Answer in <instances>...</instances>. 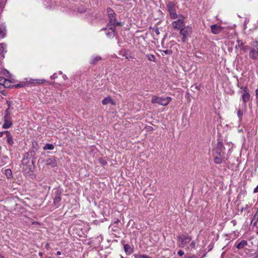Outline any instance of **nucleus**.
<instances>
[{
  "label": "nucleus",
  "mask_w": 258,
  "mask_h": 258,
  "mask_svg": "<svg viewBox=\"0 0 258 258\" xmlns=\"http://www.w3.org/2000/svg\"><path fill=\"white\" fill-rule=\"evenodd\" d=\"M62 77L63 80H66L68 79V77L66 75H63Z\"/></svg>",
  "instance_id": "obj_47"
},
{
  "label": "nucleus",
  "mask_w": 258,
  "mask_h": 258,
  "mask_svg": "<svg viewBox=\"0 0 258 258\" xmlns=\"http://www.w3.org/2000/svg\"><path fill=\"white\" fill-rule=\"evenodd\" d=\"M124 250L125 253L127 254H130L134 252L133 248L128 244L124 245Z\"/></svg>",
  "instance_id": "obj_16"
},
{
  "label": "nucleus",
  "mask_w": 258,
  "mask_h": 258,
  "mask_svg": "<svg viewBox=\"0 0 258 258\" xmlns=\"http://www.w3.org/2000/svg\"><path fill=\"white\" fill-rule=\"evenodd\" d=\"M255 98H256V104L258 107V89L255 90Z\"/></svg>",
  "instance_id": "obj_36"
},
{
  "label": "nucleus",
  "mask_w": 258,
  "mask_h": 258,
  "mask_svg": "<svg viewBox=\"0 0 258 258\" xmlns=\"http://www.w3.org/2000/svg\"><path fill=\"white\" fill-rule=\"evenodd\" d=\"M5 134L6 135L7 142L10 145H12L14 144L13 136L9 131H5Z\"/></svg>",
  "instance_id": "obj_13"
},
{
  "label": "nucleus",
  "mask_w": 258,
  "mask_h": 258,
  "mask_svg": "<svg viewBox=\"0 0 258 258\" xmlns=\"http://www.w3.org/2000/svg\"><path fill=\"white\" fill-rule=\"evenodd\" d=\"M7 82V79L4 77H0V85L4 86L5 84Z\"/></svg>",
  "instance_id": "obj_29"
},
{
  "label": "nucleus",
  "mask_w": 258,
  "mask_h": 258,
  "mask_svg": "<svg viewBox=\"0 0 258 258\" xmlns=\"http://www.w3.org/2000/svg\"><path fill=\"white\" fill-rule=\"evenodd\" d=\"M13 87H14L15 88H20L23 87V85L22 84H18L13 86Z\"/></svg>",
  "instance_id": "obj_39"
},
{
  "label": "nucleus",
  "mask_w": 258,
  "mask_h": 258,
  "mask_svg": "<svg viewBox=\"0 0 258 258\" xmlns=\"http://www.w3.org/2000/svg\"><path fill=\"white\" fill-rule=\"evenodd\" d=\"M257 28V26H256L254 28V30H256Z\"/></svg>",
  "instance_id": "obj_51"
},
{
  "label": "nucleus",
  "mask_w": 258,
  "mask_h": 258,
  "mask_svg": "<svg viewBox=\"0 0 258 258\" xmlns=\"http://www.w3.org/2000/svg\"><path fill=\"white\" fill-rule=\"evenodd\" d=\"M211 32L214 34L220 33L222 30V27L217 25L214 24L211 26Z\"/></svg>",
  "instance_id": "obj_9"
},
{
  "label": "nucleus",
  "mask_w": 258,
  "mask_h": 258,
  "mask_svg": "<svg viewBox=\"0 0 258 258\" xmlns=\"http://www.w3.org/2000/svg\"><path fill=\"white\" fill-rule=\"evenodd\" d=\"M166 5L170 18L173 20L177 19L178 15L176 13V6L174 2H168Z\"/></svg>",
  "instance_id": "obj_2"
},
{
  "label": "nucleus",
  "mask_w": 258,
  "mask_h": 258,
  "mask_svg": "<svg viewBox=\"0 0 258 258\" xmlns=\"http://www.w3.org/2000/svg\"><path fill=\"white\" fill-rule=\"evenodd\" d=\"M163 52H164L166 54L170 55V54H172V51L171 50L166 49V50H163Z\"/></svg>",
  "instance_id": "obj_35"
},
{
  "label": "nucleus",
  "mask_w": 258,
  "mask_h": 258,
  "mask_svg": "<svg viewBox=\"0 0 258 258\" xmlns=\"http://www.w3.org/2000/svg\"><path fill=\"white\" fill-rule=\"evenodd\" d=\"M10 115H11V113H10V108H8L5 110V116H4V118H11Z\"/></svg>",
  "instance_id": "obj_26"
},
{
  "label": "nucleus",
  "mask_w": 258,
  "mask_h": 258,
  "mask_svg": "<svg viewBox=\"0 0 258 258\" xmlns=\"http://www.w3.org/2000/svg\"><path fill=\"white\" fill-rule=\"evenodd\" d=\"M61 198L60 197V193L57 192L56 194V196H55L54 199V204L55 205H56L57 204L59 203V202L61 201Z\"/></svg>",
  "instance_id": "obj_22"
},
{
  "label": "nucleus",
  "mask_w": 258,
  "mask_h": 258,
  "mask_svg": "<svg viewBox=\"0 0 258 258\" xmlns=\"http://www.w3.org/2000/svg\"><path fill=\"white\" fill-rule=\"evenodd\" d=\"M154 32L157 35H159L160 34V31L158 28H156L154 29Z\"/></svg>",
  "instance_id": "obj_40"
},
{
  "label": "nucleus",
  "mask_w": 258,
  "mask_h": 258,
  "mask_svg": "<svg viewBox=\"0 0 258 258\" xmlns=\"http://www.w3.org/2000/svg\"><path fill=\"white\" fill-rule=\"evenodd\" d=\"M224 153L222 151L221 149H217L215 150L214 155H217L218 157H224Z\"/></svg>",
  "instance_id": "obj_23"
},
{
  "label": "nucleus",
  "mask_w": 258,
  "mask_h": 258,
  "mask_svg": "<svg viewBox=\"0 0 258 258\" xmlns=\"http://www.w3.org/2000/svg\"><path fill=\"white\" fill-rule=\"evenodd\" d=\"M179 34L182 36V41L185 42L187 37H190L192 32V27L190 26H186L181 28Z\"/></svg>",
  "instance_id": "obj_3"
},
{
  "label": "nucleus",
  "mask_w": 258,
  "mask_h": 258,
  "mask_svg": "<svg viewBox=\"0 0 258 258\" xmlns=\"http://www.w3.org/2000/svg\"><path fill=\"white\" fill-rule=\"evenodd\" d=\"M99 163L100 164H101L102 165H105L107 163L106 160L103 158H99Z\"/></svg>",
  "instance_id": "obj_30"
},
{
  "label": "nucleus",
  "mask_w": 258,
  "mask_h": 258,
  "mask_svg": "<svg viewBox=\"0 0 258 258\" xmlns=\"http://www.w3.org/2000/svg\"><path fill=\"white\" fill-rule=\"evenodd\" d=\"M102 103L103 105H107L108 104H111L113 105H115V102L112 99L110 96H108L103 99L102 101Z\"/></svg>",
  "instance_id": "obj_14"
},
{
  "label": "nucleus",
  "mask_w": 258,
  "mask_h": 258,
  "mask_svg": "<svg viewBox=\"0 0 258 258\" xmlns=\"http://www.w3.org/2000/svg\"><path fill=\"white\" fill-rule=\"evenodd\" d=\"M57 78V74L56 73H54L51 77H50V79H55V78Z\"/></svg>",
  "instance_id": "obj_42"
},
{
  "label": "nucleus",
  "mask_w": 258,
  "mask_h": 258,
  "mask_svg": "<svg viewBox=\"0 0 258 258\" xmlns=\"http://www.w3.org/2000/svg\"><path fill=\"white\" fill-rule=\"evenodd\" d=\"M253 258H258V254L255 256Z\"/></svg>",
  "instance_id": "obj_52"
},
{
  "label": "nucleus",
  "mask_w": 258,
  "mask_h": 258,
  "mask_svg": "<svg viewBox=\"0 0 258 258\" xmlns=\"http://www.w3.org/2000/svg\"><path fill=\"white\" fill-rule=\"evenodd\" d=\"M116 25L119 26V25H120V23L119 22H116L115 21V24L114 26L110 25V26L109 27H108V26H107L106 29H108L109 30H110V32L106 33V35H107V36L110 35L111 36V34H113V33L115 29Z\"/></svg>",
  "instance_id": "obj_12"
},
{
  "label": "nucleus",
  "mask_w": 258,
  "mask_h": 258,
  "mask_svg": "<svg viewBox=\"0 0 258 258\" xmlns=\"http://www.w3.org/2000/svg\"><path fill=\"white\" fill-rule=\"evenodd\" d=\"M56 254L57 255H60L61 254V252L59 251H58L56 253Z\"/></svg>",
  "instance_id": "obj_49"
},
{
  "label": "nucleus",
  "mask_w": 258,
  "mask_h": 258,
  "mask_svg": "<svg viewBox=\"0 0 258 258\" xmlns=\"http://www.w3.org/2000/svg\"><path fill=\"white\" fill-rule=\"evenodd\" d=\"M178 245L180 247H184L191 240V237L187 233L177 236Z\"/></svg>",
  "instance_id": "obj_4"
},
{
  "label": "nucleus",
  "mask_w": 258,
  "mask_h": 258,
  "mask_svg": "<svg viewBox=\"0 0 258 258\" xmlns=\"http://www.w3.org/2000/svg\"><path fill=\"white\" fill-rule=\"evenodd\" d=\"M46 82L44 79H30L29 82L33 84H42Z\"/></svg>",
  "instance_id": "obj_20"
},
{
  "label": "nucleus",
  "mask_w": 258,
  "mask_h": 258,
  "mask_svg": "<svg viewBox=\"0 0 258 258\" xmlns=\"http://www.w3.org/2000/svg\"><path fill=\"white\" fill-rule=\"evenodd\" d=\"M185 18V17L183 15L179 14L178 16V19L173 21L171 23L173 28L179 30L181 28H183V26H184Z\"/></svg>",
  "instance_id": "obj_5"
},
{
  "label": "nucleus",
  "mask_w": 258,
  "mask_h": 258,
  "mask_svg": "<svg viewBox=\"0 0 258 258\" xmlns=\"http://www.w3.org/2000/svg\"><path fill=\"white\" fill-rule=\"evenodd\" d=\"M240 89L242 90L241 99L243 102V105L245 107H246V103L249 101L250 98L249 90L246 86H242L240 87Z\"/></svg>",
  "instance_id": "obj_6"
},
{
  "label": "nucleus",
  "mask_w": 258,
  "mask_h": 258,
  "mask_svg": "<svg viewBox=\"0 0 258 258\" xmlns=\"http://www.w3.org/2000/svg\"><path fill=\"white\" fill-rule=\"evenodd\" d=\"M5 131L0 132V137H3V136L5 134Z\"/></svg>",
  "instance_id": "obj_46"
},
{
  "label": "nucleus",
  "mask_w": 258,
  "mask_h": 258,
  "mask_svg": "<svg viewBox=\"0 0 258 258\" xmlns=\"http://www.w3.org/2000/svg\"><path fill=\"white\" fill-rule=\"evenodd\" d=\"M6 35V26L4 24L0 25V38H4Z\"/></svg>",
  "instance_id": "obj_15"
},
{
  "label": "nucleus",
  "mask_w": 258,
  "mask_h": 258,
  "mask_svg": "<svg viewBox=\"0 0 258 258\" xmlns=\"http://www.w3.org/2000/svg\"><path fill=\"white\" fill-rule=\"evenodd\" d=\"M5 174L8 178H11L12 177V172L11 170L10 169L5 170Z\"/></svg>",
  "instance_id": "obj_24"
},
{
  "label": "nucleus",
  "mask_w": 258,
  "mask_h": 258,
  "mask_svg": "<svg viewBox=\"0 0 258 258\" xmlns=\"http://www.w3.org/2000/svg\"><path fill=\"white\" fill-rule=\"evenodd\" d=\"M4 123L3 124V128L4 129H8L10 128L12 125V122L11 121V118H4Z\"/></svg>",
  "instance_id": "obj_11"
},
{
  "label": "nucleus",
  "mask_w": 258,
  "mask_h": 258,
  "mask_svg": "<svg viewBox=\"0 0 258 258\" xmlns=\"http://www.w3.org/2000/svg\"><path fill=\"white\" fill-rule=\"evenodd\" d=\"M257 192H258V185L253 190V193H257Z\"/></svg>",
  "instance_id": "obj_44"
},
{
  "label": "nucleus",
  "mask_w": 258,
  "mask_h": 258,
  "mask_svg": "<svg viewBox=\"0 0 258 258\" xmlns=\"http://www.w3.org/2000/svg\"><path fill=\"white\" fill-rule=\"evenodd\" d=\"M196 246V243L194 241H192L189 245L188 248H194Z\"/></svg>",
  "instance_id": "obj_37"
},
{
  "label": "nucleus",
  "mask_w": 258,
  "mask_h": 258,
  "mask_svg": "<svg viewBox=\"0 0 258 258\" xmlns=\"http://www.w3.org/2000/svg\"><path fill=\"white\" fill-rule=\"evenodd\" d=\"M214 162L219 164L224 162L225 160V157H218L217 155H214Z\"/></svg>",
  "instance_id": "obj_17"
},
{
  "label": "nucleus",
  "mask_w": 258,
  "mask_h": 258,
  "mask_svg": "<svg viewBox=\"0 0 258 258\" xmlns=\"http://www.w3.org/2000/svg\"><path fill=\"white\" fill-rule=\"evenodd\" d=\"M54 146L51 144H47L45 145V146L43 147L44 150H53L54 149Z\"/></svg>",
  "instance_id": "obj_25"
},
{
  "label": "nucleus",
  "mask_w": 258,
  "mask_h": 258,
  "mask_svg": "<svg viewBox=\"0 0 258 258\" xmlns=\"http://www.w3.org/2000/svg\"><path fill=\"white\" fill-rule=\"evenodd\" d=\"M58 74H59V75H62V72H61V71H59V72H58Z\"/></svg>",
  "instance_id": "obj_50"
},
{
  "label": "nucleus",
  "mask_w": 258,
  "mask_h": 258,
  "mask_svg": "<svg viewBox=\"0 0 258 258\" xmlns=\"http://www.w3.org/2000/svg\"><path fill=\"white\" fill-rule=\"evenodd\" d=\"M5 72H6V74L5 73V75L6 76H7V75H9V74H10L9 72H8V71L6 70V71H5Z\"/></svg>",
  "instance_id": "obj_48"
},
{
  "label": "nucleus",
  "mask_w": 258,
  "mask_h": 258,
  "mask_svg": "<svg viewBox=\"0 0 258 258\" xmlns=\"http://www.w3.org/2000/svg\"><path fill=\"white\" fill-rule=\"evenodd\" d=\"M107 13L108 14V17L109 18V22L107 25L108 27L110 26V25L114 26L115 24V14L113 11V10L110 8H108L107 9Z\"/></svg>",
  "instance_id": "obj_7"
},
{
  "label": "nucleus",
  "mask_w": 258,
  "mask_h": 258,
  "mask_svg": "<svg viewBox=\"0 0 258 258\" xmlns=\"http://www.w3.org/2000/svg\"><path fill=\"white\" fill-rule=\"evenodd\" d=\"M178 254L180 256H182L183 254H184V251L181 250H179L178 252H177Z\"/></svg>",
  "instance_id": "obj_41"
},
{
  "label": "nucleus",
  "mask_w": 258,
  "mask_h": 258,
  "mask_svg": "<svg viewBox=\"0 0 258 258\" xmlns=\"http://www.w3.org/2000/svg\"><path fill=\"white\" fill-rule=\"evenodd\" d=\"M237 116L239 118V121L242 120V116H243V111H241L240 109L237 110Z\"/></svg>",
  "instance_id": "obj_28"
},
{
  "label": "nucleus",
  "mask_w": 258,
  "mask_h": 258,
  "mask_svg": "<svg viewBox=\"0 0 258 258\" xmlns=\"http://www.w3.org/2000/svg\"><path fill=\"white\" fill-rule=\"evenodd\" d=\"M6 47H7V45L5 43H2L1 44V45H0V53L3 57L4 56L5 53H6L7 52Z\"/></svg>",
  "instance_id": "obj_19"
},
{
  "label": "nucleus",
  "mask_w": 258,
  "mask_h": 258,
  "mask_svg": "<svg viewBox=\"0 0 258 258\" xmlns=\"http://www.w3.org/2000/svg\"><path fill=\"white\" fill-rule=\"evenodd\" d=\"M123 55L124 56L125 58L128 60L130 58L132 57L130 55H129L128 51H125Z\"/></svg>",
  "instance_id": "obj_34"
},
{
  "label": "nucleus",
  "mask_w": 258,
  "mask_h": 258,
  "mask_svg": "<svg viewBox=\"0 0 258 258\" xmlns=\"http://www.w3.org/2000/svg\"><path fill=\"white\" fill-rule=\"evenodd\" d=\"M146 57L148 58V60L155 61V57L153 54H147L146 55Z\"/></svg>",
  "instance_id": "obj_27"
},
{
  "label": "nucleus",
  "mask_w": 258,
  "mask_h": 258,
  "mask_svg": "<svg viewBox=\"0 0 258 258\" xmlns=\"http://www.w3.org/2000/svg\"><path fill=\"white\" fill-rule=\"evenodd\" d=\"M46 163L48 165H50L52 167H55L57 165L56 158L52 157L48 158L46 160Z\"/></svg>",
  "instance_id": "obj_10"
},
{
  "label": "nucleus",
  "mask_w": 258,
  "mask_h": 258,
  "mask_svg": "<svg viewBox=\"0 0 258 258\" xmlns=\"http://www.w3.org/2000/svg\"><path fill=\"white\" fill-rule=\"evenodd\" d=\"M252 45L253 46V48H254L255 49H257L258 48V41H253L252 43Z\"/></svg>",
  "instance_id": "obj_33"
},
{
  "label": "nucleus",
  "mask_w": 258,
  "mask_h": 258,
  "mask_svg": "<svg viewBox=\"0 0 258 258\" xmlns=\"http://www.w3.org/2000/svg\"><path fill=\"white\" fill-rule=\"evenodd\" d=\"M11 82L10 80L7 79V82H6V84L4 85V87L5 88H10L11 87Z\"/></svg>",
  "instance_id": "obj_31"
},
{
  "label": "nucleus",
  "mask_w": 258,
  "mask_h": 258,
  "mask_svg": "<svg viewBox=\"0 0 258 258\" xmlns=\"http://www.w3.org/2000/svg\"><path fill=\"white\" fill-rule=\"evenodd\" d=\"M7 104H8V106H9V107H8V108H10V106H11V104H12V102H11V101H8H8H7Z\"/></svg>",
  "instance_id": "obj_43"
},
{
  "label": "nucleus",
  "mask_w": 258,
  "mask_h": 258,
  "mask_svg": "<svg viewBox=\"0 0 258 258\" xmlns=\"http://www.w3.org/2000/svg\"><path fill=\"white\" fill-rule=\"evenodd\" d=\"M247 244V241L245 240H242L236 244V247L239 249H240L244 248Z\"/></svg>",
  "instance_id": "obj_18"
},
{
  "label": "nucleus",
  "mask_w": 258,
  "mask_h": 258,
  "mask_svg": "<svg viewBox=\"0 0 258 258\" xmlns=\"http://www.w3.org/2000/svg\"><path fill=\"white\" fill-rule=\"evenodd\" d=\"M101 59H102V58L100 56H94L92 58L91 60L90 61V63L93 64H95L97 63V62L98 61H99Z\"/></svg>",
  "instance_id": "obj_21"
},
{
  "label": "nucleus",
  "mask_w": 258,
  "mask_h": 258,
  "mask_svg": "<svg viewBox=\"0 0 258 258\" xmlns=\"http://www.w3.org/2000/svg\"><path fill=\"white\" fill-rule=\"evenodd\" d=\"M249 20L248 19H245L244 22V29L246 28V25L249 23Z\"/></svg>",
  "instance_id": "obj_38"
},
{
  "label": "nucleus",
  "mask_w": 258,
  "mask_h": 258,
  "mask_svg": "<svg viewBox=\"0 0 258 258\" xmlns=\"http://www.w3.org/2000/svg\"><path fill=\"white\" fill-rule=\"evenodd\" d=\"M171 101V98L170 97H158L155 95L153 96L151 99L152 103H157L162 106H167Z\"/></svg>",
  "instance_id": "obj_1"
},
{
  "label": "nucleus",
  "mask_w": 258,
  "mask_h": 258,
  "mask_svg": "<svg viewBox=\"0 0 258 258\" xmlns=\"http://www.w3.org/2000/svg\"><path fill=\"white\" fill-rule=\"evenodd\" d=\"M249 57L253 60L258 59V48H251L249 52Z\"/></svg>",
  "instance_id": "obj_8"
},
{
  "label": "nucleus",
  "mask_w": 258,
  "mask_h": 258,
  "mask_svg": "<svg viewBox=\"0 0 258 258\" xmlns=\"http://www.w3.org/2000/svg\"><path fill=\"white\" fill-rule=\"evenodd\" d=\"M253 223V225L254 226H256L257 222H255V221H252V220H251V223Z\"/></svg>",
  "instance_id": "obj_45"
},
{
  "label": "nucleus",
  "mask_w": 258,
  "mask_h": 258,
  "mask_svg": "<svg viewBox=\"0 0 258 258\" xmlns=\"http://www.w3.org/2000/svg\"><path fill=\"white\" fill-rule=\"evenodd\" d=\"M252 221H255V222H258V211H257L256 213L254 214L252 218Z\"/></svg>",
  "instance_id": "obj_32"
}]
</instances>
